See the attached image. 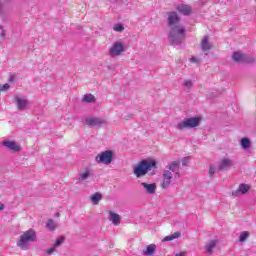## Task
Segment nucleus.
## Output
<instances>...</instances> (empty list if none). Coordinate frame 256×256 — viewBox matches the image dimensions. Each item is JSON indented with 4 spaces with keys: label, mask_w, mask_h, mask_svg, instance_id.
<instances>
[{
    "label": "nucleus",
    "mask_w": 256,
    "mask_h": 256,
    "mask_svg": "<svg viewBox=\"0 0 256 256\" xmlns=\"http://www.w3.org/2000/svg\"><path fill=\"white\" fill-rule=\"evenodd\" d=\"M102 198L103 196H101V194L95 193L91 196V201L93 205H99V202L101 201Z\"/></svg>",
    "instance_id": "obj_24"
},
{
    "label": "nucleus",
    "mask_w": 256,
    "mask_h": 256,
    "mask_svg": "<svg viewBox=\"0 0 256 256\" xmlns=\"http://www.w3.org/2000/svg\"><path fill=\"white\" fill-rule=\"evenodd\" d=\"M181 237V232H175L172 235L164 237L163 241H173L174 239H179Z\"/></svg>",
    "instance_id": "obj_25"
},
{
    "label": "nucleus",
    "mask_w": 256,
    "mask_h": 256,
    "mask_svg": "<svg viewBox=\"0 0 256 256\" xmlns=\"http://www.w3.org/2000/svg\"><path fill=\"white\" fill-rule=\"evenodd\" d=\"M249 237V232L244 231L240 234L239 241L243 243V241H247V238Z\"/></svg>",
    "instance_id": "obj_30"
},
{
    "label": "nucleus",
    "mask_w": 256,
    "mask_h": 256,
    "mask_svg": "<svg viewBox=\"0 0 256 256\" xmlns=\"http://www.w3.org/2000/svg\"><path fill=\"white\" fill-rule=\"evenodd\" d=\"M190 62L191 63H201V61L199 60V58L193 56L192 58H190Z\"/></svg>",
    "instance_id": "obj_33"
},
{
    "label": "nucleus",
    "mask_w": 256,
    "mask_h": 256,
    "mask_svg": "<svg viewBox=\"0 0 256 256\" xmlns=\"http://www.w3.org/2000/svg\"><path fill=\"white\" fill-rule=\"evenodd\" d=\"M249 189H251L249 184H240L238 189L232 192V197H240V195H245Z\"/></svg>",
    "instance_id": "obj_12"
},
{
    "label": "nucleus",
    "mask_w": 256,
    "mask_h": 256,
    "mask_svg": "<svg viewBox=\"0 0 256 256\" xmlns=\"http://www.w3.org/2000/svg\"><path fill=\"white\" fill-rule=\"evenodd\" d=\"M182 165H183V167H187V165H189V158H184L182 160Z\"/></svg>",
    "instance_id": "obj_36"
},
{
    "label": "nucleus",
    "mask_w": 256,
    "mask_h": 256,
    "mask_svg": "<svg viewBox=\"0 0 256 256\" xmlns=\"http://www.w3.org/2000/svg\"><path fill=\"white\" fill-rule=\"evenodd\" d=\"M157 162L155 160H142L136 167H134V175L136 177H144L148 171H151L153 167H156Z\"/></svg>",
    "instance_id": "obj_3"
},
{
    "label": "nucleus",
    "mask_w": 256,
    "mask_h": 256,
    "mask_svg": "<svg viewBox=\"0 0 256 256\" xmlns=\"http://www.w3.org/2000/svg\"><path fill=\"white\" fill-rule=\"evenodd\" d=\"M113 29L117 32V33H123V31H125V27L123 26V24H115Z\"/></svg>",
    "instance_id": "obj_27"
},
{
    "label": "nucleus",
    "mask_w": 256,
    "mask_h": 256,
    "mask_svg": "<svg viewBox=\"0 0 256 256\" xmlns=\"http://www.w3.org/2000/svg\"><path fill=\"white\" fill-rule=\"evenodd\" d=\"M97 98L93 94H85L82 97V103H96Z\"/></svg>",
    "instance_id": "obj_22"
},
{
    "label": "nucleus",
    "mask_w": 256,
    "mask_h": 256,
    "mask_svg": "<svg viewBox=\"0 0 256 256\" xmlns=\"http://www.w3.org/2000/svg\"><path fill=\"white\" fill-rule=\"evenodd\" d=\"M11 86L9 84H4L1 88L0 91H7Z\"/></svg>",
    "instance_id": "obj_35"
},
{
    "label": "nucleus",
    "mask_w": 256,
    "mask_h": 256,
    "mask_svg": "<svg viewBox=\"0 0 256 256\" xmlns=\"http://www.w3.org/2000/svg\"><path fill=\"white\" fill-rule=\"evenodd\" d=\"M163 180L161 183L162 189H168V187L171 185V181L173 179V173L169 170H165L162 174Z\"/></svg>",
    "instance_id": "obj_9"
},
{
    "label": "nucleus",
    "mask_w": 256,
    "mask_h": 256,
    "mask_svg": "<svg viewBox=\"0 0 256 256\" xmlns=\"http://www.w3.org/2000/svg\"><path fill=\"white\" fill-rule=\"evenodd\" d=\"M34 241H37V233H35V230L29 229L20 236V239L17 242V247H20L22 251H27V249H29V244L34 243Z\"/></svg>",
    "instance_id": "obj_2"
},
{
    "label": "nucleus",
    "mask_w": 256,
    "mask_h": 256,
    "mask_svg": "<svg viewBox=\"0 0 256 256\" xmlns=\"http://www.w3.org/2000/svg\"><path fill=\"white\" fill-rule=\"evenodd\" d=\"M46 227L49 229V231H55V229H57V223H55L54 219H48Z\"/></svg>",
    "instance_id": "obj_23"
},
{
    "label": "nucleus",
    "mask_w": 256,
    "mask_h": 256,
    "mask_svg": "<svg viewBox=\"0 0 256 256\" xmlns=\"http://www.w3.org/2000/svg\"><path fill=\"white\" fill-rule=\"evenodd\" d=\"M5 209V205H3V203L0 202V211H3Z\"/></svg>",
    "instance_id": "obj_37"
},
{
    "label": "nucleus",
    "mask_w": 256,
    "mask_h": 256,
    "mask_svg": "<svg viewBox=\"0 0 256 256\" xmlns=\"http://www.w3.org/2000/svg\"><path fill=\"white\" fill-rule=\"evenodd\" d=\"M181 19L177 12L168 13V26L171 30L168 34V39L172 42V45H181L185 41V27L178 25Z\"/></svg>",
    "instance_id": "obj_1"
},
{
    "label": "nucleus",
    "mask_w": 256,
    "mask_h": 256,
    "mask_svg": "<svg viewBox=\"0 0 256 256\" xmlns=\"http://www.w3.org/2000/svg\"><path fill=\"white\" fill-rule=\"evenodd\" d=\"M122 53H125V44L121 41H116L109 49V55L112 58L119 57Z\"/></svg>",
    "instance_id": "obj_6"
},
{
    "label": "nucleus",
    "mask_w": 256,
    "mask_h": 256,
    "mask_svg": "<svg viewBox=\"0 0 256 256\" xmlns=\"http://www.w3.org/2000/svg\"><path fill=\"white\" fill-rule=\"evenodd\" d=\"M109 215V219L113 225H119V223H121V216H119V214L110 211Z\"/></svg>",
    "instance_id": "obj_19"
},
{
    "label": "nucleus",
    "mask_w": 256,
    "mask_h": 256,
    "mask_svg": "<svg viewBox=\"0 0 256 256\" xmlns=\"http://www.w3.org/2000/svg\"><path fill=\"white\" fill-rule=\"evenodd\" d=\"M241 146L244 149H250L251 148V140H249V138H242Z\"/></svg>",
    "instance_id": "obj_26"
},
{
    "label": "nucleus",
    "mask_w": 256,
    "mask_h": 256,
    "mask_svg": "<svg viewBox=\"0 0 256 256\" xmlns=\"http://www.w3.org/2000/svg\"><path fill=\"white\" fill-rule=\"evenodd\" d=\"M3 145L7 147V149H10V151H21V146H19L14 141H4Z\"/></svg>",
    "instance_id": "obj_16"
},
{
    "label": "nucleus",
    "mask_w": 256,
    "mask_h": 256,
    "mask_svg": "<svg viewBox=\"0 0 256 256\" xmlns=\"http://www.w3.org/2000/svg\"><path fill=\"white\" fill-rule=\"evenodd\" d=\"M201 49L207 55L211 49H213V44L209 42V36H204L201 41Z\"/></svg>",
    "instance_id": "obj_13"
},
{
    "label": "nucleus",
    "mask_w": 256,
    "mask_h": 256,
    "mask_svg": "<svg viewBox=\"0 0 256 256\" xmlns=\"http://www.w3.org/2000/svg\"><path fill=\"white\" fill-rule=\"evenodd\" d=\"M233 167V161L230 158H223L218 164V171H227Z\"/></svg>",
    "instance_id": "obj_11"
},
{
    "label": "nucleus",
    "mask_w": 256,
    "mask_h": 256,
    "mask_svg": "<svg viewBox=\"0 0 256 256\" xmlns=\"http://www.w3.org/2000/svg\"><path fill=\"white\" fill-rule=\"evenodd\" d=\"M214 247H217V240H211L206 244V253H208V255H212Z\"/></svg>",
    "instance_id": "obj_21"
},
{
    "label": "nucleus",
    "mask_w": 256,
    "mask_h": 256,
    "mask_svg": "<svg viewBox=\"0 0 256 256\" xmlns=\"http://www.w3.org/2000/svg\"><path fill=\"white\" fill-rule=\"evenodd\" d=\"M202 120L203 118H201V116L185 118L183 121L176 125V129H178V131H185V129H195V127H199V125H201Z\"/></svg>",
    "instance_id": "obj_4"
},
{
    "label": "nucleus",
    "mask_w": 256,
    "mask_h": 256,
    "mask_svg": "<svg viewBox=\"0 0 256 256\" xmlns=\"http://www.w3.org/2000/svg\"><path fill=\"white\" fill-rule=\"evenodd\" d=\"M177 11L181 13L182 15H191V6L187 4H181L177 6Z\"/></svg>",
    "instance_id": "obj_15"
},
{
    "label": "nucleus",
    "mask_w": 256,
    "mask_h": 256,
    "mask_svg": "<svg viewBox=\"0 0 256 256\" xmlns=\"http://www.w3.org/2000/svg\"><path fill=\"white\" fill-rule=\"evenodd\" d=\"M0 37L1 39H5V37H7V30L5 29V26L1 24H0Z\"/></svg>",
    "instance_id": "obj_29"
},
{
    "label": "nucleus",
    "mask_w": 256,
    "mask_h": 256,
    "mask_svg": "<svg viewBox=\"0 0 256 256\" xmlns=\"http://www.w3.org/2000/svg\"><path fill=\"white\" fill-rule=\"evenodd\" d=\"M56 217H59V213H56Z\"/></svg>",
    "instance_id": "obj_39"
},
{
    "label": "nucleus",
    "mask_w": 256,
    "mask_h": 256,
    "mask_svg": "<svg viewBox=\"0 0 256 256\" xmlns=\"http://www.w3.org/2000/svg\"><path fill=\"white\" fill-rule=\"evenodd\" d=\"M0 13H1V8H0Z\"/></svg>",
    "instance_id": "obj_41"
},
{
    "label": "nucleus",
    "mask_w": 256,
    "mask_h": 256,
    "mask_svg": "<svg viewBox=\"0 0 256 256\" xmlns=\"http://www.w3.org/2000/svg\"><path fill=\"white\" fill-rule=\"evenodd\" d=\"M157 249V245L155 244H150L146 247L145 250H143V255L146 256H151V255H155V251Z\"/></svg>",
    "instance_id": "obj_18"
},
{
    "label": "nucleus",
    "mask_w": 256,
    "mask_h": 256,
    "mask_svg": "<svg viewBox=\"0 0 256 256\" xmlns=\"http://www.w3.org/2000/svg\"><path fill=\"white\" fill-rule=\"evenodd\" d=\"M63 241H65L64 237H60L56 240L54 247H59V245H61L63 243Z\"/></svg>",
    "instance_id": "obj_31"
},
{
    "label": "nucleus",
    "mask_w": 256,
    "mask_h": 256,
    "mask_svg": "<svg viewBox=\"0 0 256 256\" xmlns=\"http://www.w3.org/2000/svg\"><path fill=\"white\" fill-rule=\"evenodd\" d=\"M14 101L16 103L18 111H24L25 107H27V105H29V100H27L25 97H23L21 95H16L14 97Z\"/></svg>",
    "instance_id": "obj_10"
},
{
    "label": "nucleus",
    "mask_w": 256,
    "mask_h": 256,
    "mask_svg": "<svg viewBox=\"0 0 256 256\" xmlns=\"http://www.w3.org/2000/svg\"><path fill=\"white\" fill-rule=\"evenodd\" d=\"M113 157H115V153L112 150H105L95 157V161L98 164L111 165L113 163Z\"/></svg>",
    "instance_id": "obj_5"
},
{
    "label": "nucleus",
    "mask_w": 256,
    "mask_h": 256,
    "mask_svg": "<svg viewBox=\"0 0 256 256\" xmlns=\"http://www.w3.org/2000/svg\"><path fill=\"white\" fill-rule=\"evenodd\" d=\"M179 165H180L179 161H174L168 165L169 171H172V173H175V175H177L178 178L181 177V174H179Z\"/></svg>",
    "instance_id": "obj_17"
},
{
    "label": "nucleus",
    "mask_w": 256,
    "mask_h": 256,
    "mask_svg": "<svg viewBox=\"0 0 256 256\" xmlns=\"http://www.w3.org/2000/svg\"><path fill=\"white\" fill-rule=\"evenodd\" d=\"M88 127H100V125H107V122L99 117H88L85 120Z\"/></svg>",
    "instance_id": "obj_8"
},
{
    "label": "nucleus",
    "mask_w": 256,
    "mask_h": 256,
    "mask_svg": "<svg viewBox=\"0 0 256 256\" xmlns=\"http://www.w3.org/2000/svg\"><path fill=\"white\" fill-rule=\"evenodd\" d=\"M215 171H216L215 167L210 166V168H209V175H210V177H213V175H215Z\"/></svg>",
    "instance_id": "obj_32"
},
{
    "label": "nucleus",
    "mask_w": 256,
    "mask_h": 256,
    "mask_svg": "<svg viewBox=\"0 0 256 256\" xmlns=\"http://www.w3.org/2000/svg\"><path fill=\"white\" fill-rule=\"evenodd\" d=\"M232 58L237 63H253L255 61V58L247 56L246 54H243L241 52H234Z\"/></svg>",
    "instance_id": "obj_7"
},
{
    "label": "nucleus",
    "mask_w": 256,
    "mask_h": 256,
    "mask_svg": "<svg viewBox=\"0 0 256 256\" xmlns=\"http://www.w3.org/2000/svg\"><path fill=\"white\" fill-rule=\"evenodd\" d=\"M141 186L145 189V192L148 193V195H155V192L157 191V185L155 183L148 184L142 182Z\"/></svg>",
    "instance_id": "obj_14"
},
{
    "label": "nucleus",
    "mask_w": 256,
    "mask_h": 256,
    "mask_svg": "<svg viewBox=\"0 0 256 256\" xmlns=\"http://www.w3.org/2000/svg\"><path fill=\"white\" fill-rule=\"evenodd\" d=\"M176 256H186L185 252L177 253Z\"/></svg>",
    "instance_id": "obj_38"
},
{
    "label": "nucleus",
    "mask_w": 256,
    "mask_h": 256,
    "mask_svg": "<svg viewBox=\"0 0 256 256\" xmlns=\"http://www.w3.org/2000/svg\"><path fill=\"white\" fill-rule=\"evenodd\" d=\"M91 176V171L89 169H86L84 172H81L78 176L79 183H83V181H87L89 177Z\"/></svg>",
    "instance_id": "obj_20"
},
{
    "label": "nucleus",
    "mask_w": 256,
    "mask_h": 256,
    "mask_svg": "<svg viewBox=\"0 0 256 256\" xmlns=\"http://www.w3.org/2000/svg\"><path fill=\"white\" fill-rule=\"evenodd\" d=\"M55 249H57L56 246L51 247L50 249L47 250V254L52 255V253H55Z\"/></svg>",
    "instance_id": "obj_34"
},
{
    "label": "nucleus",
    "mask_w": 256,
    "mask_h": 256,
    "mask_svg": "<svg viewBox=\"0 0 256 256\" xmlns=\"http://www.w3.org/2000/svg\"><path fill=\"white\" fill-rule=\"evenodd\" d=\"M183 87H185V89H186L187 91H189V90L193 87V81H191V80H185V81L183 82Z\"/></svg>",
    "instance_id": "obj_28"
},
{
    "label": "nucleus",
    "mask_w": 256,
    "mask_h": 256,
    "mask_svg": "<svg viewBox=\"0 0 256 256\" xmlns=\"http://www.w3.org/2000/svg\"><path fill=\"white\" fill-rule=\"evenodd\" d=\"M10 81H13V77L10 78Z\"/></svg>",
    "instance_id": "obj_40"
}]
</instances>
